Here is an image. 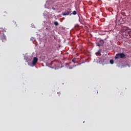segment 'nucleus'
<instances>
[{"label":"nucleus","mask_w":131,"mask_h":131,"mask_svg":"<svg viewBox=\"0 0 131 131\" xmlns=\"http://www.w3.org/2000/svg\"><path fill=\"white\" fill-rule=\"evenodd\" d=\"M8 13L6 12H4L3 13V15L4 16H6L7 15Z\"/></svg>","instance_id":"nucleus-10"},{"label":"nucleus","mask_w":131,"mask_h":131,"mask_svg":"<svg viewBox=\"0 0 131 131\" xmlns=\"http://www.w3.org/2000/svg\"><path fill=\"white\" fill-rule=\"evenodd\" d=\"M78 17H79V22L81 23V24H82L83 23L84 21H83V19L82 18V17H80V15H78Z\"/></svg>","instance_id":"nucleus-6"},{"label":"nucleus","mask_w":131,"mask_h":131,"mask_svg":"<svg viewBox=\"0 0 131 131\" xmlns=\"http://www.w3.org/2000/svg\"><path fill=\"white\" fill-rule=\"evenodd\" d=\"M1 39L2 40V41L4 42L5 41L7 40V37L5 34H3L2 36H1Z\"/></svg>","instance_id":"nucleus-5"},{"label":"nucleus","mask_w":131,"mask_h":131,"mask_svg":"<svg viewBox=\"0 0 131 131\" xmlns=\"http://www.w3.org/2000/svg\"><path fill=\"white\" fill-rule=\"evenodd\" d=\"M126 33H127V37H128V36H130L131 35V30H129V31H126Z\"/></svg>","instance_id":"nucleus-7"},{"label":"nucleus","mask_w":131,"mask_h":131,"mask_svg":"<svg viewBox=\"0 0 131 131\" xmlns=\"http://www.w3.org/2000/svg\"><path fill=\"white\" fill-rule=\"evenodd\" d=\"M76 60V58H73V59H72V62H75Z\"/></svg>","instance_id":"nucleus-13"},{"label":"nucleus","mask_w":131,"mask_h":131,"mask_svg":"<svg viewBox=\"0 0 131 131\" xmlns=\"http://www.w3.org/2000/svg\"><path fill=\"white\" fill-rule=\"evenodd\" d=\"M71 9H68L64 12L62 13V15L63 16L68 15H72V13H71Z\"/></svg>","instance_id":"nucleus-2"},{"label":"nucleus","mask_w":131,"mask_h":131,"mask_svg":"<svg viewBox=\"0 0 131 131\" xmlns=\"http://www.w3.org/2000/svg\"><path fill=\"white\" fill-rule=\"evenodd\" d=\"M53 9L54 10L55 9H54V8H53Z\"/></svg>","instance_id":"nucleus-14"},{"label":"nucleus","mask_w":131,"mask_h":131,"mask_svg":"<svg viewBox=\"0 0 131 131\" xmlns=\"http://www.w3.org/2000/svg\"><path fill=\"white\" fill-rule=\"evenodd\" d=\"M54 24L56 26H57L59 25V23L57 21H55Z\"/></svg>","instance_id":"nucleus-9"},{"label":"nucleus","mask_w":131,"mask_h":131,"mask_svg":"<svg viewBox=\"0 0 131 131\" xmlns=\"http://www.w3.org/2000/svg\"><path fill=\"white\" fill-rule=\"evenodd\" d=\"M125 54L121 53L117 54L115 56L116 60H117V59H125Z\"/></svg>","instance_id":"nucleus-1"},{"label":"nucleus","mask_w":131,"mask_h":131,"mask_svg":"<svg viewBox=\"0 0 131 131\" xmlns=\"http://www.w3.org/2000/svg\"><path fill=\"white\" fill-rule=\"evenodd\" d=\"M37 61H38V58H37V57H34L32 64L33 65V66H35V65H36V63H37Z\"/></svg>","instance_id":"nucleus-3"},{"label":"nucleus","mask_w":131,"mask_h":131,"mask_svg":"<svg viewBox=\"0 0 131 131\" xmlns=\"http://www.w3.org/2000/svg\"><path fill=\"white\" fill-rule=\"evenodd\" d=\"M104 41L103 40H100L97 43V47H102L104 43Z\"/></svg>","instance_id":"nucleus-4"},{"label":"nucleus","mask_w":131,"mask_h":131,"mask_svg":"<svg viewBox=\"0 0 131 131\" xmlns=\"http://www.w3.org/2000/svg\"><path fill=\"white\" fill-rule=\"evenodd\" d=\"M110 63H111V64H114V60L111 59V60H110Z\"/></svg>","instance_id":"nucleus-12"},{"label":"nucleus","mask_w":131,"mask_h":131,"mask_svg":"<svg viewBox=\"0 0 131 131\" xmlns=\"http://www.w3.org/2000/svg\"><path fill=\"white\" fill-rule=\"evenodd\" d=\"M101 52V50H99L98 51V52L96 53V55H100Z\"/></svg>","instance_id":"nucleus-8"},{"label":"nucleus","mask_w":131,"mask_h":131,"mask_svg":"<svg viewBox=\"0 0 131 131\" xmlns=\"http://www.w3.org/2000/svg\"><path fill=\"white\" fill-rule=\"evenodd\" d=\"M77 14V12L76 11H74L72 13V14L76 15Z\"/></svg>","instance_id":"nucleus-11"}]
</instances>
